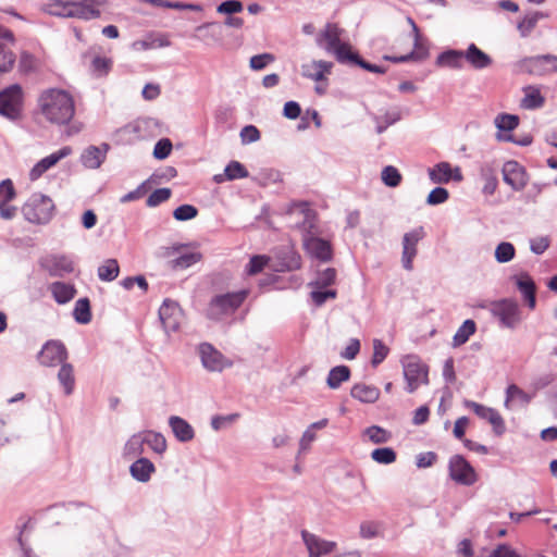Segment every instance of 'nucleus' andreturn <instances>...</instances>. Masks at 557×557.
<instances>
[{"label": "nucleus", "mask_w": 557, "mask_h": 557, "mask_svg": "<svg viewBox=\"0 0 557 557\" xmlns=\"http://www.w3.org/2000/svg\"><path fill=\"white\" fill-rule=\"evenodd\" d=\"M145 444H147L156 454L162 455L166 450L165 437L154 431L143 432Z\"/></svg>", "instance_id": "ea45409f"}, {"label": "nucleus", "mask_w": 557, "mask_h": 557, "mask_svg": "<svg viewBox=\"0 0 557 557\" xmlns=\"http://www.w3.org/2000/svg\"><path fill=\"white\" fill-rule=\"evenodd\" d=\"M523 98L520 107L524 110L541 109L545 104V97L541 92V88L535 85H528L522 88Z\"/></svg>", "instance_id": "c85d7f7f"}, {"label": "nucleus", "mask_w": 557, "mask_h": 557, "mask_svg": "<svg viewBox=\"0 0 557 557\" xmlns=\"http://www.w3.org/2000/svg\"><path fill=\"white\" fill-rule=\"evenodd\" d=\"M516 256V248L509 242L499 243L494 251L495 260L498 263H507L510 262Z\"/></svg>", "instance_id": "c03bdc74"}, {"label": "nucleus", "mask_w": 557, "mask_h": 557, "mask_svg": "<svg viewBox=\"0 0 557 557\" xmlns=\"http://www.w3.org/2000/svg\"><path fill=\"white\" fill-rule=\"evenodd\" d=\"M69 357L66 347L59 341H48L38 354L40 364L57 367L66 362Z\"/></svg>", "instance_id": "ddd939ff"}, {"label": "nucleus", "mask_w": 557, "mask_h": 557, "mask_svg": "<svg viewBox=\"0 0 557 557\" xmlns=\"http://www.w3.org/2000/svg\"><path fill=\"white\" fill-rule=\"evenodd\" d=\"M463 60L475 71L485 70L493 64V59L481 50L475 44H470L463 50Z\"/></svg>", "instance_id": "5701e85b"}, {"label": "nucleus", "mask_w": 557, "mask_h": 557, "mask_svg": "<svg viewBox=\"0 0 557 557\" xmlns=\"http://www.w3.org/2000/svg\"><path fill=\"white\" fill-rule=\"evenodd\" d=\"M364 435L374 444H384L391 440V433L377 425L367 428Z\"/></svg>", "instance_id": "49530a36"}, {"label": "nucleus", "mask_w": 557, "mask_h": 557, "mask_svg": "<svg viewBox=\"0 0 557 557\" xmlns=\"http://www.w3.org/2000/svg\"><path fill=\"white\" fill-rule=\"evenodd\" d=\"M54 205L50 197L33 194L22 208L24 218L34 224H46L53 215Z\"/></svg>", "instance_id": "39448f33"}, {"label": "nucleus", "mask_w": 557, "mask_h": 557, "mask_svg": "<svg viewBox=\"0 0 557 557\" xmlns=\"http://www.w3.org/2000/svg\"><path fill=\"white\" fill-rule=\"evenodd\" d=\"M519 124V117L512 114H499L495 119V125L499 131H512Z\"/></svg>", "instance_id": "603ef678"}, {"label": "nucleus", "mask_w": 557, "mask_h": 557, "mask_svg": "<svg viewBox=\"0 0 557 557\" xmlns=\"http://www.w3.org/2000/svg\"><path fill=\"white\" fill-rule=\"evenodd\" d=\"M73 315L76 322L87 324L91 321L90 302L88 298H79L74 307Z\"/></svg>", "instance_id": "a19ab883"}, {"label": "nucleus", "mask_w": 557, "mask_h": 557, "mask_svg": "<svg viewBox=\"0 0 557 557\" xmlns=\"http://www.w3.org/2000/svg\"><path fill=\"white\" fill-rule=\"evenodd\" d=\"M515 71L539 77L552 75L557 73V55L546 53L525 57L515 63Z\"/></svg>", "instance_id": "20e7f679"}, {"label": "nucleus", "mask_w": 557, "mask_h": 557, "mask_svg": "<svg viewBox=\"0 0 557 557\" xmlns=\"http://www.w3.org/2000/svg\"><path fill=\"white\" fill-rule=\"evenodd\" d=\"M448 469L450 478L458 484L470 486L478 480L474 468L461 455L449 459Z\"/></svg>", "instance_id": "9d476101"}, {"label": "nucleus", "mask_w": 557, "mask_h": 557, "mask_svg": "<svg viewBox=\"0 0 557 557\" xmlns=\"http://www.w3.org/2000/svg\"><path fill=\"white\" fill-rule=\"evenodd\" d=\"M248 292L243 289L235 293L218 295L209 304L207 315L211 320H220L223 315L234 313L247 298Z\"/></svg>", "instance_id": "423d86ee"}, {"label": "nucleus", "mask_w": 557, "mask_h": 557, "mask_svg": "<svg viewBox=\"0 0 557 557\" xmlns=\"http://www.w3.org/2000/svg\"><path fill=\"white\" fill-rule=\"evenodd\" d=\"M381 176L383 183L388 187H397L401 182V174L393 165L385 166L382 170Z\"/></svg>", "instance_id": "3c124183"}, {"label": "nucleus", "mask_w": 557, "mask_h": 557, "mask_svg": "<svg viewBox=\"0 0 557 557\" xmlns=\"http://www.w3.org/2000/svg\"><path fill=\"white\" fill-rule=\"evenodd\" d=\"M106 0H47L46 11L54 16L92 20L100 16Z\"/></svg>", "instance_id": "f03ea898"}, {"label": "nucleus", "mask_w": 557, "mask_h": 557, "mask_svg": "<svg viewBox=\"0 0 557 557\" xmlns=\"http://www.w3.org/2000/svg\"><path fill=\"white\" fill-rule=\"evenodd\" d=\"M335 280L336 270L334 268H326L318 273L315 281L312 282L310 285L315 288L322 289L334 284Z\"/></svg>", "instance_id": "a18cd8bd"}, {"label": "nucleus", "mask_w": 557, "mask_h": 557, "mask_svg": "<svg viewBox=\"0 0 557 557\" xmlns=\"http://www.w3.org/2000/svg\"><path fill=\"white\" fill-rule=\"evenodd\" d=\"M304 245L308 253L323 262H327L333 257L331 244L317 236L308 235L304 239Z\"/></svg>", "instance_id": "4be33fe9"}, {"label": "nucleus", "mask_w": 557, "mask_h": 557, "mask_svg": "<svg viewBox=\"0 0 557 557\" xmlns=\"http://www.w3.org/2000/svg\"><path fill=\"white\" fill-rule=\"evenodd\" d=\"M239 137L243 145H248L258 141L261 134L255 125H246L242 128Z\"/></svg>", "instance_id": "052dcab7"}, {"label": "nucleus", "mask_w": 557, "mask_h": 557, "mask_svg": "<svg viewBox=\"0 0 557 557\" xmlns=\"http://www.w3.org/2000/svg\"><path fill=\"white\" fill-rule=\"evenodd\" d=\"M145 441L143 436V432H138L133 434L123 447V457L126 459H133L137 456H140L145 451Z\"/></svg>", "instance_id": "c9c22d12"}, {"label": "nucleus", "mask_w": 557, "mask_h": 557, "mask_svg": "<svg viewBox=\"0 0 557 557\" xmlns=\"http://www.w3.org/2000/svg\"><path fill=\"white\" fill-rule=\"evenodd\" d=\"M388 347L381 341L375 338L373 341V356L371 359V363L373 367H377L382 363L388 355Z\"/></svg>", "instance_id": "5fc2aeb1"}, {"label": "nucleus", "mask_w": 557, "mask_h": 557, "mask_svg": "<svg viewBox=\"0 0 557 557\" xmlns=\"http://www.w3.org/2000/svg\"><path fill=\"white\" fill-rule=\"evenodd\" d=\"M480 178L484 183L482 193L486 196L493 195L498 185L496 169L491 163H483L480 166Z\"/></svg>", "instance_id": "2f4dec72"}, {"label": "nucleus", "mask_w": 557, "mask_h": 557, "mask_svg": "<svg viewBox=\"0 0 557 557\" xmlns=\"http://www.w3.org/2000/svg\"><path fill=\"white\" fill-rule=\"evenodd\" d=\"M49 290L51 292L53 299L60 305L71 301L76 294L74 285L64 282L51 283Z\"/></svg>", "instance_id": "f704fd0d"}, {"label": "nucleus", "mask_w": 557, "mask_h": 557, "mask_svg": "<svg viewBox=\"0 0 557 557\" xmlns=\"http://www.w3.org/2000/svg\"><path fill=\"white\" fill-rule=\"evenodd\" d=\"M463 50L448 49L440 53L436 64L442 67L460 70L463 67Z\"/></svg>", "instance_id": "473e14b6"}, {"label": "nucleus", "mask_w": 557, "mask_h": 557, "mask_svg": "<svg viewBox=\"0 0 557 557\" xmlns=\"http://www.w3.org/2000/svg\"><path fill=\"white\" fill-rule=\"evenodd\" d=\"M249 173L246 168L238 161H231L225 166V176L228 181L248 177Z\"/></svg>", "instance_id": "8fccbe9b"}, {"label": "nucleus", "mask_w": 557, "mask_h": 557, "mask_svg": "<svg viewBox=\"0 0 557 557\" xmlns=\"http://www.w3.org/2000/svg\"><path fill=\"white\" fill-rule=\"evenodd\" d=\"M350 395L361 403L372 404L379 399L380 389L373 385L358 383L351 387Z\"/></svg>", "instance_id": "72a5a7b5"}, {"label": "nucleus", "mask_w": 557, "mask_h": 557, "mask_svg": "<svg viewBox=\"0 0 557 557\" xmlns=\"http://www.w3.org/2000/svg\"><path fill=\"white\" fill-rule=\"evenodd\" d=\"M344 29L335 23H326L317 37V44L326 52L335 55L339 63H348L354 58L349 44L342 41Z\"/></svg>", "instance_id": "7ed1b4c3"}, {"label": "nucleus", "mask_w": 557, "mask_h": 557, "mask_svg": "<svg viewBox=\"0 0 557 557\" xmlns=\"http://www.w3.org/2000/svg\"><path fill=\"white\" fill-rule=\"evenodd\" d=\"M119 273L120 267L115 259H108L98 268V277L104 282H112Z\"/></svg>", "instance_id": "79ce46f5"}, {"label": "nucleus", "mask_w": 557, "mask_h": 557, "mask_svg": "<svg viewBox=\"0 0 557 557\" xmlns=\"http://www.w3.org/2000/svg\"><path fill=\"white\" fill-rule=\"evenodd\" d=\"M216 11L222 14H234L243 11V3L238 0H226L222 2Z\"/></svg>", "instance_id": "774afa93"}, {"label": "nucleus", "mask_w": 557, "mask_h": 557, "mask_svg": "<svg viewBox=\"0 0 557 557\" xmlns=\"http://www.w3.org/2000/svg\"><path fill=\"white\" fill-rule=\"evenodd\" d=\"M277 264L272 265L276 272L295 271L301 267V257L292 248L281 250L277 255Z\"/></svg>", "instance_id": "393cba45"}, {"label": "nucleus", "mask_w": 557, "mask_h": 557, "mask_svg": "<svg viewBox=\"0 0 557 557\" xmlns=\"http://www.w3.org/2000/svg\"><path fill=\"white\" fill-rule=\"evenodd\" d=\"M301 537L309 557H322L329 555L337 547L336 542L324 540L307 530L301 531Z\"/></svg>", "instance_id": "2eb2a0df"}, {"label": "nucleus", "mask_w": 557, "mask_h": 557, "mask_svg": "<svg viewBox=\"0 0 557 557\" xmlns=\"http://www.w3.org/2000/svg\"><path fill=\"white\" fill-rule=\"evenodd\" d=\"M59 383L62 385L65 395H71L75 386L74 369L71 363H63L58 372Z\"/></svg>", "instance_id": "e433bc0d"}, {"label": "nucleus", "mask_w": 557, "mask_h": 557, "mask_svg": "<svg viewBox=\"0 0 557 557\" xmlns=\"http://www.w3.org/2000/svg\"><path fill=\"white\" fill-rule=\"evenodd\" d=\"M337 293L335 289L321 290L319 288L311 292V298L315 306H322L327 299H334Z\"/></svg>", "instance_id": "338daca9"}, {"label": "nucleus", "mask_w": 557, "mask_h": 557, "mask_svg": "<svg viewBox=\"0 0 557 557\" xmlns=\"http://www.w3.org/2000/svg\"><path fill=\"white\" fill-rule=\"evenodd\" d=\"M404 377L407 382V391L413 393L421 384H428L429 368L419 356L407 355L401 359Z\"/></svg>", "instance_id": "6e6552de"}, {"label": "nucleus", "mask_w": 557, "mask_h": 557, "mask_svg": "<svg viewBox=\"0 0 557 557\" xmlns=\"http://www.w3.org/2000/svg\"><path fill=\"white\" fill-rule=\"evenodd\" d=\"M465 406L468 409H471L480 419L488 421L492 424L496 435H502L505 433V422L497 410L473 400H466Z\"/></svg>", "instance_id": "dca6fc26"}, {"label": "nucleus", "mask_w": 557, "mask_h": 557, "mask_svg": "<svg viewBox=\"0 0 557 557\" xmlns=\"http://www.w3.org/2000/svg\"><path fill=\"white\" fill-rule=\"evenodd\" d=\"M16 196L13 182L10 178L0 183V205L9 203Z\"/></svg>", "instance_id": "13d9d810"}, {"label": "nucleus", "mask_w": 557, "mask_h": 557, "mask_svg": "<svg viewBox=\"0 0 557 557\" xmlns=\"http://www.w3.org/2000/svg\"><path fill=\"white\" fill-rule=\"evenodd\" d=\"M348 63H354V64L362 67L363 70L372 72V73L384 74L386 72L385 67H382V66H379V65H375V64L364 61L356 52L354 53V58H351Z\"/></svg>", "instance_id": "69168bd1"}, {"label": "nucleus", "mask_w": 557, "mask_h": 557, "mask_svg": "<svg viewBox=\"0 0 557 557\" xmlns=\"http://www.w3.org/2000/svg\"><path fill=\"white\" fill-rule=\"evenodd\" d=\"M490 311L502 327L515 329L520 323V309L516 300L505 298L491 304Z\"/></svg>", "instance_id": "1a4fd4ad"}, {"label": "nucleus", "mask_w": 557, "mask_h": 557, "mask_svg": "<svg viewBox=\"0 0 557 557\" xmlns=\"http://www.w3.org/2000/svg\"><path fill=\"white\" fill-rule=\"evenodd\" d=\"M201 255L198 252H186L171 261L173 269H187L198 262Z\"/></svg>", "instance_id": "09e8293b"}, {"label": "nucleus", "mask_w": 557, "mask_h": 557, "mask_svg": "<svg viewBox=\"0 0 557 557\" xmlns=\"http://www.w3.org/2000/svg\"><path fill=\"white\" fill-rule=\"evenodd\" d=\"M171 189L163 187L153 190L147 198L146 205L150 208L157 207L171 197Z\"/></svg>", "instance_id": "4d7b16f0"}, {"label": "nucleus", "mask_w": 557, "mask_h": 557, "mask_svg": "<svg viewBox=\"0 0 557 557\" xmlns=\"http://www.w3.org/2000/svg\"><path fill=\"white\" fill-rule=\"evenodd\" d=\"M13 44V33L0 25V72L8 73L15 64L16 57L10 48Z\"/></svg>", "instance_id": "f3484780"}, {"label": "nucleus", "mask_w": 557, "mask_h": 557, "mask_svg": "<svg viewBox=\"0 0 557 557\" xmlns=\"http://www.w3.org/2000/svg\"><path fill=\"white\" fill-rule=\"evenodd\" d=\"M39 264L53 277H64L74 271V261L67 255H47L39 260Z\"/></svg>", "instance_id": "9b49d317"}, {"label": "nucleus", "mask_w": 557, "mask_h": 557, "mask_svg": "<svg viewBox=\"0 0 557 557\" xmlns=\"http://www.w3.org/2000/svg\"><path fill=\"white\" fill-rule=\"evenodd\" d=\"M413 37V50L409 52V54H412V60L414 61H421L428 58L429 55V49L426 47V44L424 42L421 34L419 33V37L416 35H412Z\"/></svg>", "instance_id": "864d4df0"}, {"label": "nucleus", "mask_w": 557, "mask_h": 557, "mask_svg": "<svg viewBox=\"0 0 557 557\" xmlns=\"http://www.w3.org/2000/svg\"><path fill=\"white\" fill-rule=\"evenodd\" d=\"M199 354L202 366L209 371L220 372L231 366L226 358L209 343L199 346Z\"/></svg>", "instance_id": "6ab92c4d"}, {"label": "nucleus", "mask_w": 557, "mask_h": 557, "mask_svg": "<svg viewBox=\"0 0 557 557\" xmlns=\"http://www.w3.org/2000/svg\"><path fill=\"white\" fill-rule=\"evenodd\" d=\"M476 325L473 320H466L457 330L453 337V346L458 347L466 344L470 336L475 333Z\"/></svg>", "instance_id": "58836bf2"}, {"label": "nucleus", "mask_w": 557, "mask_h": 557, "mask_svg": "<svg viewBox=\"0 0 557 557\" xmlns=\"http://www.w3.org/2000/svg\"><path fill=\"white\" fill-rule=\"evenodd\" d=\"M333 64L327 61L319 60L301 65V75L314 82L325 79V75L331 73Z\"/></svg>", "instance_id": "bb28decb"}, {"label": "nucleus", "mask_w": 557, "mask_h": 557, "mask_svg": "<svg viewBox=\"0 0 557 557\" xmlns=\"http://www.w3.org/2000/svg\"><path fill=\"white\" fill-rule=\"evenodd\" d=\"M169 425L177 441L182 443L190 442L195 437L194 428L183 418L171 416Z\"/></svg>", "instance_id": "c756f323"}, {"label": "nucleus", "mask_w": 557, "mask_h": 557, "mask_svg": "<svg viewBox=\"0 0 557 557\" xmlns=\"http://www.w3.org/2000/svg\"><path fill=\"white\" fill-rule=\"evenodd\" d=\"M546 15L542 12H533L525 15L522 21L518 23V30L522 37H527L535 28L539 21Z\"/></svg>", "instance_id": "37998d69"}, {"label": "nucleus", "mask_w": 557, "mask_h": 557, "mask_svg": "<svg viewBox=\"0 0 557 557\" xmlns=\"http://www.w3.org/2000/svg\"><path fill=\"white\" fill-rule=\"evenodd\" d=\"M239 417H240L239 413H231V414H226V416H213L211 418V428L214 431H220L221 429L225 428L226 425L234 423Z\"/></svg>", "instance_id": "e2e57ef3"}, {"label": "nucleus", "mask_w": 557, "mask_h": 557, "mask_svg": "<svg viewBox=\"0 0 557 557\" xmlns=\"http://www.w3.org/2000/svg\"><path fill=\"white\" fill-rule=\"evenodd\" d=\"M449 198V193L444 187H435L430 191L426 198V203L430 206H436L444 203Z\"/></svg>", "instance_id": "680f3d73"}, {"label": "nucleus", "mask_w": 557, "mask_h": 557, "mask_svg": "<svg viewBox=\"0 0 557 557\" xmlns=\"http://www.w3.org/2000/svg\"><path fill=\"white\" fill-rule=\"evenodd\" d=\"M504 182L515 190H521L527 186V173L517 161H507L502 169Z\"/></svg>", "instance_id": "aec40b11"}, {"label": "nucleus", "mask_w": 557, "mask_h": 557, "mask_svg": "<svg viewBox=\"0 0 557 557\" xmlns=\"http://www.w3.org/2000/svg\"><path fill=\"white\" fill-rule=\"evenodd\" d=\"M532 399L529 395L516 384H510L506 389L505 407L508 409L515 407H525Z\"/></svg>", "instance_id": "7c9ffc66"}, {"label": "nucleus", "mask_w": 557, "mask_h": 557, "mask_svg": "<svg viewBox=\"0 0 557 557\" xmlns=\"http://www.w3.org/2000/svg\"><path fill=\"white\" fill-rule=\"evenodd\" d=\"M156 472V466L151 460L140 457L129 466V473L134 480L140 483H146L151 479Z\"/></svg>", "instance_id": "cd10ccee"}, {"label": "nucleus", "mask_w": 557, "mask_h": 557, "mask_svg": "<svg viewBox=\"0 0 557 557\" xmlns=\"http://www.w3.org/2000/svg\"><path fill=\"white\" fill-rule=\"evenodd\" d=\"M269 262V258L267 256L257 255L250 258L249 262L246 265V273L249 275H256L260 273Z\"/></svg>", "instance_id": "6e6d98bb"}, {"label": "nucleus", "mask_w": 557, "mask_h": 557, "mask_svg": "<svg viewBox=\"0 0 557 557\" xmlns=\"http://www.w3.org/2000/svg\"><path fill=\"white\" fill-rule=\"evenodd\" d=\"M350 377V369L347 366H336L329 372L326 384L330 388L336 389L343 382Z\"/></svg>", "instance_id": "4c0bfd02"}, {"label": "nucleus", "mask_w": 557, "mask_h": 557, "mask_svg": "<svg viewBox=\"0 0 557 557\" xmlns=\"http://www.w3.org/2000/svg\"><path fill=\"white\" fill-rule=\"evenodd\" d=\"M159 319L166 334L176 332L183 320V311L180 305L171 299H164L159 308Z\"/></svg>", "instance_id": "f8f14e48"}, {"label": "nucleus", "mask_w": 557, "mask_h": 557, "mask_svg": "<svg viewBox=\"0 0 557 557\" xmlns=\"http://www.w3.org/2000/svg\"><path fill=\"white\" fill-rule=\"evenodd\" d=\"M198 210L191 205H182L173 211V216L177 221H188L196 218Z\"/></svg>", "instance_id": "bf43d9fd"}, {"label": "nucleus", "mask_w": 557, "mask_h": 557, "mask_svg": "<svg viewBox=\"0 0 557 557\" xmlns=\"http://www.w3.org/2000/svg\"><path fill=\"white\" fill-rule=\"evenodd\" d=\"M37 106L40 114L47 122L53 125H69L66 134H78L84 125L81 122H72L75 115V101L73 96L61 88H48L40 92Z\"/></svg>", "instance_id": "f257e3e1"}, {"label": "nucleus", "mask_w": 557, "mask_h": 557, "mask_svg": "<svg viewBox=\"0 0 557 557\" xmlns=\"http://www.w3.org/2000/svg\"><path fill=\"white\" fill-rule=\"evenodd\" d=\"M371 458L381 465H391L396 460V453L391 447L376 448L371 453Z\"/></svg>", "instance_id": "de8ad7c7"}, {"label": "nucleus", "mask_w": 557, "mask_h": 557, "mask_svg": "<svg viewBox=\"0 0 557 557\" xmlns=\"http://www.w3.org/2000/svg\"><path fill=\"white\" fill-rule=\"evenodd\" d=\"M110 146H89L81 154V162L86 169L96 170L101 166L107 158Z\"/></svg>", "instance_id": "b1692460"}, {"label": "nucleus", "mask_w": 557, "mask_h": 557, "mask_svg": "<svg viewBox=\"0 0 557 557\" xmlns=\"http://www.w3.org/2000/svg\"><path fill=\"white\" fill-rule=\"evenodd\" d=\"M24 104L23 88L18 84H13L0 91V115L10 120L17 121L22 116Z\"/></svg>", "instance_id": "0eeeda50"}, {"label": "nucleus", "mask_w": 557, "mask_h": 557, "mask_svg": "<svg viewBox=\"0 0 557 557\" xmlns=\"http://www.w3.org/2000/svg\"><path fill=\"white\" fill-rule=\"evenodd\" d=\"M73 149L70 146H64L58 151L39 160L29 171V180L35 182L39 180L48 170L54 166L62 159L71 156Z\"/></svg>", "instance_id": "a211bd4d"}, {"label": "nucleus", "mask_w": 557, "mask_h": 557, "mask_svg": "<svg viewBox=\"0 0 557 557\" xmlns=\"http://www.w3.org/2000/svg\"><path fill=\"white\" fill-rule=\"evenodd\" d=\"M517 288L523 295L524 300L530 309H534L536 305L535 292L536 286L532 277L528 273L512 276Z\"/></svg>", "instance_id": "a878e982"}, {"label": "nucleus", "mask_w": 557, "mask_h": 557, "mask_svg": "<svg viewBox=\"0 0 557 557\" xmlns=\"http://www.w3.org/2000/svg\"><path fill=\"white\" fill-rule=\"evenodd\" d=\"M424 234L423 227L419 226L406 233L403 237L401 263L407 271L413 269V259L418 253L417 245L424 237Z\"/></svg>", "instance_id": "4468645a"}, {"label": "nucleus", "mask_w": 557, "mask_h": 557, "mask_svg": "<svg viewBox=\"0 0 557 557\" xmlns=\"http://www.w3.org/2000/svg\"><path fill=\"white\" fill-rule=\"evenodd\" d=\"M172 150V143L168 138L160 139L153 148V157L158 160L168 158Z\"/></svg>", "instance_id": "0e129e2a"}, {"label": "nucleus", "mask_w": 557, "mask_h": 557, "mask_svg": "<svg viewBox=\"0 0 557 557\" xmlns=\"http://www.w3.org/2000/svg\"><path fill=\"white\" fill-rule=\"evenodd\" d=\"M429 177L434 184H447L450 181L460 182L462 174L459 168L451 169L448 162H440L429 169Z\"/></svg>", "instance_id": "412c9836"}]
</instances>
